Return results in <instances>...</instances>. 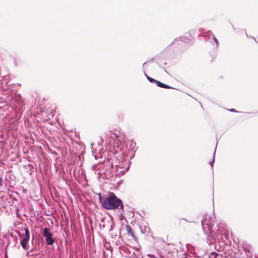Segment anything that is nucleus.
Segmentation results:
<instances>
[{"instance_id": "nucleus-1", "label": "nucleus", "mask_w": 258, "mask_h": 258, "mask_svg": "<svg viewBox=\"0 0 258 258\" xmlns=\"http://www.w3.org/2000/svg\"><path fill=\"white\" fill-rule=\"evenodd\" d=\"M99 199L102 207L105 209L110 210L117 208L123 209L121 200L113 192H109L103 197L100 196Z\"/></svg>"}, {"instance_id": "nucleus-2", "label": "nucleus", "mask_w": 258, "mask_h": 258, "mask_svg": "<svg viewBox=\"0 0 258 258\" xmlns=\"http://www.w3.org/2000/svg\"><path fill=\"white\" fill-rule=\"evenodd\" d=\"M25 233L23 236V238L21 241V245L23 248L25 250H28L27 246L28 241L30 239V233L27 228H25Z\"/></svg>"}, {"instance_id": "nucleus-3", "label": "nucleus", "mask_w": 258, "mask_h": 258, "mask_svg": "<svg viewBox=\"0 0 258 258\" xmlns=\"http://www.w3.org/2000/svg\"><path fill=\"white\" fill-rule=\"evenodd\" d=\"M43 235L45 237L46 242L47 244L52 245L53 243L54 240L52 238V234L49 232L47 228H45L43 229Z\"/></svg>"}, {"instance_id": "nucleus-4", "label": "nucleus", "mask_w": 258, "mask_h": 258, "mask_svg": "<svg viewBox=\"0 0 258 258\" xmlns=\"http://www.w3.org/2000/svg\"><path fill=\"white\" fill-rule=\"evenodd\" d=\"M146 76L149 82H150L151 83H155L159 87L165 88V89L172 88V87H170V86L165 84L164 83H162L148 76L147 75H146Z\"/></svg>"}, {"instance_id": "nucleus-5", "label": "nucleus", "mask_w": 258, "mask_h": 258, "mask_svg": "<svg viewBox=\"0 0 258 258\" xmlns=\"http://www.w3.org/2000/svg\"><path fill=\"white\" fill-rule=\"evenodd\" d=\"M107 137L114 140V142H116L117 144H119V143L121 142V141L119 139V135H117L116 133L112 131L109 132L108 134H107Z\"/></svg>"}, {"instance_id": "nucleus-6", "label": "nucleus", "mask_w": 258, "mask_h": 258, "mask_svg": "<svg viewBox=\"0 0 258 258\" xmlns=\"http://www.w3.org/2000/svg\"><path fill=\"white\" fill-rule=\"evenodd\" d=\"M187 222V221L185 219L181 218L178 220L176 224V226L179 229H184L186 225Z\"/></svg>"}, {"instance_id": "nucleus-7", "label": "nucleus", "mask_w": 258, "mask_h": 258, "mask_svg": "<svg viewBox=\"0 0 258 258\" xmlns=\"http://www.w3.org/2000/svg\"><path fill=\"white\" fill-rule=\"evenodd\" d=\"M125 229H126V231H127L128 235H130L133 238H135V236L134 234L132 228L130 226L128 225H126L125 226Z\"/></svg>"}, {"instance_id": "nucleus-8", "label": "nucleus", "mask_w": 258, "mask_h": 258, "mask_svg": "<svg viewBox=\"0 0 258 258\" xmlns=\"http://www.w3.org/2000/svg\"><path fill=\"white\" fill-rule=\"evenodd\" d=\"M19 96H20L19 95ZM23 105V104L22 99L21 98H20V99L19 101V108L21 109Z\"/></svg>"}, {"instance_id": "nucleus-9", "label": "nucleus", "mask_w": 258, "mask_h": 258, "mask_svg": "<svg viewBox=\"0 0 258 258\" xmlns=\"http://www.w3.org/2000/svg\"><path fill=\"white\" fill-rule=\"evenodd\" d=\"M211 254L212 255H214V258H218V256H219V254L217 253V252H213Z\"/></svg>"}, {"instance_id": "nucleus-10", "label": "nucleus", "mask_w": 258, "mask_h": 258, "mask_svg": "<svg viewBox=\"0 0 258 258\" xmlns=\"http://www.w3.org/2000/svg\"><path fill=\"white\" fill-rule=\"evenodd\" d=\"M230 111L232 112H236V111L234 109H231L230 110Z\"/></svg>"}, {"instance_id": "nucleus-11", "label": "nucleus", "mask_w": 258, "mask_h": 258, "mask_svg": "<svg viewBox=\"0 0 258 258\" xmlns=\"http://www.w3.org/2000/svg\"><path fill=\"white\" fill-rule=\"evenodd\" d=\"M214 40H215V42L218 43V40H217V39L216 38H214Z\"/></svg>"}]
</instances>
